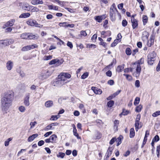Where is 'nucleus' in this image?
Wrapping results in <instances>:
<instances>
[{
  "instance_id": "16",
  "label": "nucleus",
  "mask_w": 160,
  "mask_h": 160,
  "mask_svg": "<svg viewBox=\"0 0 160 160\" xmlns=\"http://www.w3.org/2000/svg\"><path fill=\"white\" fill-rule=\"evenodd\" d=\"M154 37L153 35H151L150 37V40L148 41L147 45L150 47L154 43Z\"/></svg>"
},
{
  "instance_id": "47",
  "label": "nucleus",
  "mask_w": 160,
  "mask_h": 160,
  "mask_svg": "<svg viewBox=\"0 0 160 160\" xmlns=\"http://www.w3.org/2000/svg\"><path fill=\"white\" fill-rule=\"evenodd\" d=\"M160 115V111H158L153 113L152 114L153 117H156Z\"/></svg>"
},
{
  "instance_id": "38",
  "label": "nucleus",
  "mask_w": 160,
  "mask_h": 160,
  "mask_svg": "<svg viewBox=\"0 0 160 160\" xmlns=\"http://www.w3.org/2000/svg\"><path fill=\"white\" fill-rule=\"evenodd\" d=\"M30 11L33 12H38L39 11V9L36 7L31 6Z\"/></svg>"
},
{
  "instance_id": "62",
  "label": "nucleus",
  "mask_w": 160,
  "mask_h": 160,
  "mask_svg": "<svg viewBox=\"0 0 160 160\" xmlns=\"http://www.w3.org/2000/svg\"><path fill=\"white\" fill-rule=\"evenodd\" d=\"M106 74L107 76L111 77L112 75V72L110 70H108L106 72Z\"/></svg>"
},
{
  "instance_id": "57",
  "label": "nucleus",
  "mask_w": 160,
  "mask_h": 160,
  "mask_svg": "<svg viewBox=\"0 0 160 160\" xmlns=\"http://www.w3.org/2000/svg\"><path fill=\"white\" fill-rule=\"evenodd\" d=\"M128 24V22L126 20H123L122 22V25L123 27L126 26Z\"/></svg>"
},
{
  "instance_id": "33",
  "label": "nucleus",
  "mask_w": 160,
  "mask_h": 160,
  "mask_svg": "<svg viewBox=\"0 0 160 160\" xmlns=\"http://www.w3.org/2000/svg\"><path fill=\"white\" fill-rule=\"evenodd\" d=\"M28 33H24L21 35L20 37L22 39H28Z\"/></svg>"
},
{
  "instance_id": "48",
  "label": "nucleus",
  "mask_w": 160,
  "mask_h": 160,
  "mask_svg": "<svg viewBox=\"0 0 160 160\" xmlns=\"http://www.w3.org/2000/svg\"><path fill=\"white\" fill-rule=\"evenodd\" d=\"M123 75L126 77V78L129 81L132 80V77L131 75L125 74H123Z\"/></svg>"
},
{
  "instance_id": "49",
  "label": "nucleus",
  "mask_w": 160,
  "mask_h": 160,
  "mask_svg": "<svg viewBox=\"0 0 160 160\" xmlns=\"http://www.w3.org/2000/svg\"><path fill=\"white\" fill-rule=\"evenodd\" d=\"M52 57L51 55H49L48 56H45L44 57L43 59L45 60H48L52 59Z\"/></svg>"
},
{
  "instance_id": "11",
  "label": "nucleus",
  "mask_w": 160,
  "mask_h": 160,
  "mask_svg": "<svg viewBox=\"0 0 160 160\" xmlns=\"http://www.w3.org/2000/svg\"><path fill=\"white\" fill-rule=\"evenodd\" d=\"M50 72L47 71L45 73H42L40 76V78L42 80L46 79L50 76Z\"/></svg>"
},
{
  "instance_id": "6",
  "label": "nucleus",
  "mask_w": 160,
  "mask_h": 160,
  "mask_svg": "<svg viewBox=\"0 0 160 160\" xmlns=\"http://www.w3.org/2000/svg\"><path fill=\"white\" fill-rule=\"evenodd\" d=\"M71 75L70 74L67 73H61V74L58 76V77L60 78L61 79H62V78L64 79L65 80V82L66 83H67L68 82V80H67V78H71Z\"/></svg>"
},
{
  "instance_id": "61",
  "label": "nucleus",
  "mask_w": 160,
  "mask_h": 160,
  "mask_svg": "<svg viewBox=\"0 0 160 160\" xmlns=\"http://www.w3.org/2000/svg\"><path fill=\"white\" fill-rule=\"evenodd\" d=\"M116 140V138H113L110 141L109 143L110 144L112 145V144Z\"/></svg>"
},
{
  "instance_id": "18",
  "label": "nucleus",
  "mask_w": 160,
  "mask_h": 160,
  "mask_svg": "<svg viewBox=\"0 0 160 160\" xmlns=\"http://www.w3.org/2000/svg\"><path fill=\"white\" fill-rule=\"evenodd\" d=\"M92 89L96 94H101L102 92L101 89H98L95 87H92Z\"/></svg>"
},
{
  "instance_id": "34",
  "label": "nucleus",
  "mask_w": 160,
  "mask_h": 160,
  "mask_svg": "<svg viewBox=\"0 0 160 160\" xmlns=\"http://www.w3.org/2000/svg\"><path fill=\"white\" fill-rule=\"evenodd\" d=\"M57 138V136L54 134L51 135L50 137V139L51 140V141H52V142L53 141H56Z\"/></svg>"
},
{
  "instance_id": "37",
  "label": "nucleus",
  "mask_w": 160,
  "mask_h": 160,
  "mask_svg": "<svg viewBox=\"0 0 160 160\" xmlns=\"http://www.w3.org/2000/svg\"><path fill=\"white\" fill-rule=\"evenodd\" d=\"M122 136H120L116 138V141L117 142V146H118L121 143Z\"/></svg>"
},
{
  "instance_id": "31",
  "label": "nucleus",
  "mask_w": 160,
  "mask_h": 160,
  "mask_svg": "<svg viewBox=\"0 0 160 160\" xmlns=\"http://www.w3.org/2000/svg\"><path fill=\"white\" fill-rule=\"evenodd\" d=\"M119 123V121L117 120H115L114 122V128L116 129L117 131L118 130V128Z\"/></svg>"
},
{
  "instance_id": "15",
  "label": "nucleus",
  "mask_w": 160,
  "mask_h": 160,
  "mask_svg": "<svg viewBox=\"0 0 160 160\" xmlns=\"http://www.w3.org/2000/svg\"><path fill=\"white\" fill-rule=\"evenodd\" d=\"M105 18V15L102 16H98L94 17V18L96 21L98 22H101L102 20L104 19Z\"/></svg>"
},
{
  "instance_id": "2",
  "label": "nucleus",
  "mask_w": 160,
  "mask_h": 160,
  "mask_svg": "<svg viewBox=\"0 0 160 160\" xmlns=\"http://www.w3.org/2000/svg\"><path fill=\"white\" fill-rule=\"evenodd\" d=\"M144 59L141 58L140 60L136 62L133 63V67L135 68L136 72L134 73V75L136 77H138L141 73V64H143Z\"/></svg>"
},
{
  "instance_id": "25",
  "label": "nucleus",
  "mask_w": 160,
  "mask_h": 160,
  "mask_svg": "<svg viewBox=\"0 0 160 160\" xmlns=\"http://www.w3.org/2000/svg\"><path fill=\"white\" fill-rule=\"evenodd\" d=\"M48 7L49 10H54L57 11L58 10L59 7L57 6L49 5L48 6Z\"/></svg>"
},
{
  "instance_id": "41",
  "label": "nucleus",
  "mask_w": 160,
  "mask_h": 160,
  "mask_svg": "<svg viewBox=\"0 0 160 160\" xmlns=\"http://www.w3.org/2000/svg\"><path fill=\"white\" fill-rule=\"evenodd\" d=\"M57 157L58 158H64L65 156V154L64 153L62 152H59L58 154H57Z\"/></svg>"
},
{
  "instance_id": "10",
  "label": "nucleus",
  "mask_w": 160,
  "mask_h": 160,
  "mask_svg": "<svg viewBox=\"0 0 160 160\" xmlns=\"http://www.w3.org/2000/svg\"><path fill=\"white\" fill-rule=\"evenodd\" d=\"M62 63V62H61L58 59H54L50 61L49 64V65L56 64V65L58 66L61 65Z\"/></svg>"
},
{
  "instance_id": "52",
  "label": "nucleus",
  "mask_w": 160,
  "mask_h": 160,
  "mask_svg": "<svg viewBox=\"0 0 160 160\" xmlns=\"http://www.w3.org/2000/svg\"><path fill=\"white\" fill-rule=\"evenodd\" d=\"M131 51L130 48H127L126 49V53L127 55H130L131 54Z\"/></svg>"
},
{
  "instance_id": "32",
  "label": "nucleus",
  "mask_w": 160,
  "mask_h": 160,
  "mask_svg": "<svg viewBox=\"0 0 160 160\" xmlns=\"http://www.w3.org/2000/svg\"><path fill=\"white\" fill-rule=\"evenodd\" d=\"M73 132L74 135L76 136L78 139H81V138L79 136L78 134L77 133V130L76 128L73 129Z\"/></svg>"
},
{
  "instance_id": "26",
  "label": "nucleus",
  "mask_w": 160,
  "mask_h": 160,
  "mask_svg": "<svg viewBox=\"0 0 160 160\" xmlns=\"http://www.w3.org/2000/svg\"><path fill=\"white\" fill-rule=\"evenodd\" d=\"M124 64L118 66L116 69V71L118 72H122V70L124 69Z\"/></svg>"
},
{
  "instance_id": "42",
  "label": "nucleus",
  "mask_w": 160,
  "mask_h": 160,
  "mask_svg": "<svg viewBox=\"0 0 160 160\" xmlns=\"http://www.w3.org/2000/svg\"><path fill=\"white\" fill-rule=\"evenodd\" d=\"M142 108V106L141 105H140L136 107L135 111L137 112H139L141 111Z\"/></svg>"
},
{
  "instance_id": "1",
  "label": "nucleus",
  "mask_w": 160,
  "mask_h": 160,
  "mask_svg": "<svg viewBox=\"0 0 160 160\" xmlns=\"http://www.w3.org/2000/svg\"><path fill=\"white\" fill-rule=\"evenodd\" d=\"M14 98V93L12 90H8L3 94L1 99L2 110L7 113V111L12 106Z\"/></svg>"
},
{
  "instance_id": "43",
  "label": "nucleus",
  "mask_w": 160,
  "mask_h": 160,
  "mask_svg": "<svg viewBox=\"0 0 160 160\" xmlns=\"http://www.w3.org/2000/svg\"><path fill=\"white\" fill-rule=\"evenodd\" d=\"M12 140V138H9L6 140L4 142V145L5 146H8L9 143V142Z\"/></svg>"
},
{
  "instance_id": "21",
  "label": "nucleus",
  "mask_w": 160,
  "mask_h": 160,
  "mask_svg": "<svg viewBox=\"0 0 160 160\" xmlns=\"http://www.w3.org/2000/svg\"><path fill=\"white\" fill-rule=\"evenodd\" d=\"M38 136V134H33L32 135L30 136L28 138V142L32 141L35 138Z\"/></svg>"
},
{
  "instance_id": "4",
  "label": "nucleus",
  "mask_w": 160,
  "mask_h": 160,
  "mask_svg": "<svg viewBox=\"0 0 160 160\" xmlns=\"http://www.w3.org/2000/svg\"><path fill=\"white\" fill-rule=\"evenodd\" d=\"M154 52L149 54L148 55L147 62L148 64L152 65L155 60V55Z\"/></svg>"
},
{
  "instance_id": "50",
  "label": "nucleus",
  "mask_w": 160,
  "mask_h": 160,
  "mask_svg": "<svg viewBox=\"0 0 160 160\" xmlns=\"http://www.w3.org/2000/svg\"><path fill=\"white\" fill-rule=\"evenodd\" d=\"M139 122H135V130L136 131H137L139 129Z\"/></svg>"
},
{
  "instance_id": "12",
  "label": "nucleus",
  "mask_w": 160,
  "mask_h": 160,
  "mask_svg": "<svg viewBox=\"0 0 160 160\" xmlns=\"http://www.w3.org/2000/svg\"><path fill=\"white\" fill-rule=\"evenodd\" d=\"M13 66V63L11 61H8L6 63V66L8 70L10 71L12 68Z\"/></svg>"
},
{
  "instance_id": "19",
  "label": "nucleus",
  "mask_w": 160,
  "mask_h": 160,
  "mask_svg": "<svg viewBox=\"0 0 160 160\" xmlns=\"http://www.w3.org/2000/svg\"><path fill=\"white\" fill-rule=\"evenodd\" d=\"M31 3L33 5L42 4L43 3L42 0H32Z\"/></svg>"
},
{
  "instance_id": "7",
  "label": "nucleus",
  "mask_w": 160,
  "mask_h": 160,
  "mask_svg": "<svg viewBox=\"0 0 160 160\" xmlns=\"http://www.w3.org/2000/svg\"><path fill=\"white\" fill-rule=\"evenodd\" d=\"M117 11V10L116 8L115 4L113 3L111 6L109 14L110 17L113 18V15Z\"/></svg>"
},
{
  "instance_id": "59",
  "label": "nucleus",
  "mask_w": 160,
  "mask_h": 160,
  "mask_svg": "<svg viewBox=\"0 0 160 160\" xmlns=\"http://www.w3.org/2000/svg\"><path fill=\"white\" fill-rule=\"evenodd\" d=\"M129 111L128 110H123L122 114L123 115H126L129 113Z\"/></svg>"
},
{
  "instance_id": "55",
  "label": "nucleus",
  "mask_w": 160,
  "mask_h": 160,
  "mask_svg": "<svg viewBox=\"0 0 160 160\" xmlns=\"http://www.w3.org/2000/svg\"><path fill=\"white\" fill-rule=\"evenodd\" d=\"M57 116V115H52L51 116L50 118V120H56L58 119Z\"/></svg>"
},
{
  "instance_id": "13",
  "label": "nucleus",
  "mask_w": 160,
  "mask_h": 160,
  "mask_svg": "<svg viewBox=\"0 0 160 160\" xmlns=\"http://www.w3.org/2000/svg\"><path fill=\"white\" fill-rule=\"evenodd\" d=\"M31 6L27 3H24L22 6L23 9L28 11H30Z\"/></svg>"
},
{
  "instance_id": "28",
  "label": "nucleus",
  "mask_w": 160,
  "mask_h": 160,
  "mask_svg": "<svg viewBox=\"0 0 160 160\" xmlns=\"http://www.w3.org/2000/svg\"><path fill=\"white\" fill-rule=\"evenodd\" d=\"M135 132L133 128H131L130 131L129 136L130 138H133L135 136Z\"/></svg>"
},
{
  "instance_id": "64",
  "label": "nucleus",
  "mask_w": 160,
  "mask_h": 160,
  "mask_svg": "<svg viewBox=\"0 0 160 160\" xmlns=\"http://www.w3.org/2000/svg\"><path fill=\"white\" fill-rule=\"evenodd\" d=\"M156 70L157 71H159L160 70V60L156 67Z\"/></svg>"
},
{
  "instance_id": "46",
  "label": "nucleus",
  "mask_w": 160,
  "mask_h": 160,
  "mask_svg": "<svg viewBox=\"0 0 160 160\" xmlns=\"http://www.w3.org/2000/svg\"><path fill=\"white\" fill-rule=\"evenodd\" d=\"M88 76V72H86L82 74L81 77V78L82 79H84L87 78Z\"/></svg>"
},
{
  "instance_id": "54",
  "label": "nucleus",
  "mask_w": 160,
  "mask_h": 160,
  "mask_svg": "<svg viewBox=\"0 0 160 160\" xmlns=\"http://www.w3.org/2000/svg\"><path fill=\"white\" fill-rule=\"evenodd\" d=\"M159 140V138L158 135H156L154 138L152 140L155 142H157Z\"/></svg>"
},
{
  "instance_id": "44",
  "label": "nucleus",
  "mask_w": 160,
  "mask_h": 160,
  "mask_svg": "<svg viewBox=\"0 0 160 160\" xmlns=\"http://www.w3.org/2000/svg\"><path fill=\"white\" fill-rule=\"evenodd\" d=\"M140 100V98L138 97H136L135 100L134 102V104L135 105H136L137 104H138Z\"/></svg>"
},
{
  "instance_id": "39",
  "label": "nucleus",
  "mask_w": 160,
  "mask_h": 160,
  "mask_svg": "<svg viewBox=\"0 0 160 160\" xmlns=\"http://www.w3.org/2000/svg\"><path fill=\"white\" fill-rule=\"evenodd\" d=\"M30 47L29 45L26 46L22 47V48L21 49V50L22 51H27L30 50Z\"/></svg>"
},
{
  "instance_id": "63",
  "label": "nucleus",
  "mask_w": 160,
  "mask_h": 160,
  "mask_svg": "<svg viewBox=\"0 0 160 160\" xmlns=\"http://www.w3.org/2000/svg\"><path fill=\"white\" fill-rule=\"evenodd\" d=\"M29 46L30 47V50L32 49H34V48H37L38 47V45L35 44H33L31 45H29Z\"/></svg>"
},
{
  "instance_id": "14",
  "label": "nucleus",
  "mask_w": 160,
  "mask_h": 160,
  "mask_svg": "<svg viewBox=\"0 0 160 160\" xmlns=\"http://www.w3.org/2000/svg\"><path fill=\"white\" fill-rule=\"evenodd\" d=\"M131 22L132 23V27L133 29H134L137 27L138 23L137 19L132 17L131 18Z\"/></svg>"
},
{
  "instance_id": "58",
  "label": "nucleus",
  "mask_w": 160,
  "mask_h": 160,
  "mask_svg": "<svg viewBox=\"0 0 160 160\" xmlns=\"http://www.w3.org/2000/svg\"><path fill=\"white\" fill-rule=\"evenodd\" d=\"M97 38V34H94L93 35L91 38V39L93 41H95Z\"/></svg>"
},
{
  "instance_id": "23",
  "label": "nucleus",
  "mask_w": 160,
  "mask_h": 160,
  "mask_svg": "<svg viewBox=\"0 0 160 160\" xmlns=\"http://www.w3.org/2000/svg\"><path fill=\"white\" fill-rule=\"evenodd\" d=\"M30 16V14L29 13H24L22 14L19 16L20 18H26L29 17Z\"/></svg>"
},
{
  "instance_id": "35",
  "label": "nucleus",
  "mask_w": 160,
  "mask_h": 160,
  "mask_svg": "<svg viewBox=\"0 0 160 160\" xmlns=\"http://www.w3.org/2000/svg\"><path fill=\"white\" fill-rule=\"evenodd\" d=\"M5 41H7L5 42L6 45H7L8 44H10L13 43L14 42V40L11 39H9V40H5Z\"/></svg>"
},
{
  "instance_id": "40",
  "label": "nucleus",
  "mask_w": 160,
  "mask_h": 160,
  "mask_svg": "<svg viewBox=\"0 0 160 160\" xmlns=\"http://www.w3.org/2000/svg\"><path fill=\"white\" fill-rule=\"evenodd\" d=\"M114 102L112 100H110L107 103V106L108 107H112L114 105Z\"/></svg>"
},
{
  "instance_id": "29",
  "label": "nucleus",
  "mask_w": 160,
  "mask_h": 160,
  "mask_svg": "<svg viewBox=\"0 0 160 160\" xmlns=\"http://www.w3.org/2000/svg\"><path fill=\"white\" fill-rule=\"evenodd\" d=\"M148 17L146 15H143L142 16V21L143 25H145L147 23L148 21Z\"/></svg>"
},
{
  "instance_id": "51",
  "label": "nucleus",
  "mask_w": 160,
  "mask_h": 160,
  "mask_svg": "<svg viewBox=\"0 0 160 160\" xmlns=\"http://www.w3.org/2000/svg\"><path fill=\"white\" fill-rule=\"evenodd\" d=\"M101 137V134L99 132L97 131L96 132V138L99 139Z\"/></svg>"
},
{
  "instance_id": "20",
  "label": "nucleus",
  "mask_w": 160,
  "mask_h": 160,
  "mask_svg": "<svg viewBox=\"0 0 160 160\" xmlns=\"http://www.w3.org/2000/svg\"><path fill=\"white\" fill-rule=\"evenodd\" d=\"M149 36V33L147 31H144L142 32V39L143 40H146L148 39Z\"/></svg>"
},
{
  "instance_id": "5",
  "label": "nucleus",
  "mask_w": 160,
  "mask_h": 160,
  "mask_svg": "<svg viewBox=\"0 0 160 160\" xmlns=\"http://www.w3.org/2000/svg\"><path fill=\"white\" fill-rule=\"evenodd\" d=\"M27 23L28 25L32 27H35L39 28H42L43 27V25L38 23L35 20L30 19L27 22Z\"/></svg>"
},
{
  "instance_id": "53",
  "label": "nucleus",
  "mask_w": 160,
  "mask_h": 160,
  "mask_svg": "<svg viewBox=\"0 0 160 160\" xmlns=\"http://www.w3.org/2000/svg\"><path fill=\"white\" fill-rule=\"evenodd\" d=\"M141 118L140 114H138L137 115V117L135 119V122H139Z\"/></svg>"
},
{
  "instance_id": "9",
  "label": "nucleus",
  "mask_w": 160,
  "mask_h": 160,
  "mask_svg": "<svg viewBox=\"0 0 160 160\" xmlns=\"http://www.w3.org/2000/svg\"><path fill=\"white\" fill-rule=\"evenodd\" d=\"M15 20L14 19H12L7 22L2 27L3 28H5L8 27H12L14 24Z\"/></svg>"
},
{
  "instance_id": "22",
  "label": "nucleus",
  "mask_w": 160,
  "mask_h": 160,
  "mask_svg": "<svg viewBox=\"0 0 160 160\" xmlns=\"http://www.w3.org/2000/svg\"><path fill=\"white\" fill-rule=\"evenodd\" d=\"M53 105V102L52 101L49 100L45 102V106L47 108H49Z\"/></svg>"
},
{
  "instance_id": "24",
  "label": "nucleus",
  "mask_w": 160,
  "mask_h": 160,
  "mask_svg": "<svg viewBox=\"0 0 160 160\" xmlns=\"http://www.w3.org/2000/svg\"><path fill=\"white\" fill-rule=\"evenodd\" d=\"M112 148H109L106 153V157L108 158L110 156L112 153Z\"/></svg>"
},
{
  "instance_id": "30",
  "label": "nucleus",
  "mask_w": 160,
  "mask_h": 160,
  "mask_svg": "<svg viewBox=\"0 0 160 160\" xmlns=\"http://www.w3.org/2000/svg\"><path fill=\"white\" fill-rule=\"evenodd\" d=\"M18 109L20 112L23 113L25 111L26 109L24 106H21L18 107Z\"/></svg>"
},
{
  "instance_id": "36",
  "label": "nucleus",
  "mask_w": 160,
  "mask_h": 160,
  "mask_svg": "<svg viewBox=\"0 0 160 160\" xmlns=\"http://www.w3.org/2000/svg\"><path fill=\"white\" fill-rule=\"evenodd\" d=\"M54 129V128L52 127V125L50 124L45 127L44 130L45 131H48L50 129Z\"/></svg>"
},
{
  "instance_id": "56",
  "label": "nucleus",
  "mask_w": 160,
  "mask_h": 160,
  "mask_svg": "<svg viewBox=\"0 0 160 160\" xmlns=\"http://www.w3.org/2000/svg\"><path fill=\"white\" fill-rule=\"evenodd\" d=\"M67 22H60L59 24V26L61 27H67Z\"/></svg>"
},
{
  "instance_id": "45",
  "label": "nucleus",
  "mask_w": 160,
  "mask_h": 160,
  "mask_svg": "<svg viewBox=\"0 0 160 160\" xmlns=\"http://www.w3.org/2000/svg\"><path fill=\"white\" fill-rule=\"evenodd\" d=\"M118 42V39H115L114 42L111 44V47H114L115 46Z\"/></svg>"
},
{
  "instance_id": "3",
  "label": "nucleus",
  "mask_w": 160,
  "mask_h": 160,
  "mask_svg": "<svg viewBox=\"0 0 160 160\" xmlns=\"http://www.w3.org/2000/svg\"><path fill=\"white\" fill-rule=\"evenodd\" d=\"M64 79L62 78L61 79L58 77V79L55 81H52V85L57 87H60L66 83Z\"/></svg>"
},
{
  "instance_id": "8",
  "label": "nucleus",
  "mask_w": 160,
  "mask_h": 160,
  "mask_svg": "<svg viewBox=\"0 0 160 160\" xmlns=\"http://www.w3.org/2000/svg\"><path fill=\"white\" fill-rule=\"evenodd\" d=\"M30 94V93H27L24 99L23 103L24 105L27 106L28 107L30 105V102L29 101V99Z\"/></svg>"
},
{
  "instance_id": "27",
  "label": "nucleus",
  "mask_w": 160,
  "mask_h": 160,
  "mask_svg": "<svg viewBox=\"0 0 160 160\" xmlns=\"http://www.w3.org/2000/svg\"><path fill=\"white\" fill-rule=\"evenodd\" d=\"M38 38V36H35V35H33L32 34H30V35H29V34H28V39H37Z\"/></svg>"
},
{
  "instance_id": "17",
  "label": "nucleus",
  "mask_w": 160,
  "mask_h": 160,
  "mask_svg": "<svg viewBox=\"0 0 160 160\" xmlns=\"http://www.w3.org/2000/svg\"><path fill=\"white\" fill-rule=\"evenodd\" d=\"M149 131H148V130H146V133H145V137H144V138L143 143H142V145L141 146V147L142 148L144 146L146 143V142L147 140V137H148L147 135H149Z\"/></svg>"
},
{
  "instance_id": "60",
  "label": "nucleus",
  "mask_w": 160,
  "mask_h": 160,
  "mask_svg": "<svg viewBox=\"0 0 160 160\" xmlns=\"http://www.w3.org/2000/svg\"><path fill=\"white\" fill-rule=\"evenodd\" d=\"M135 86L137 87L138 88L140 86V82L138 80H137L135 82Z\"/></svg>"
}]
</instances>
